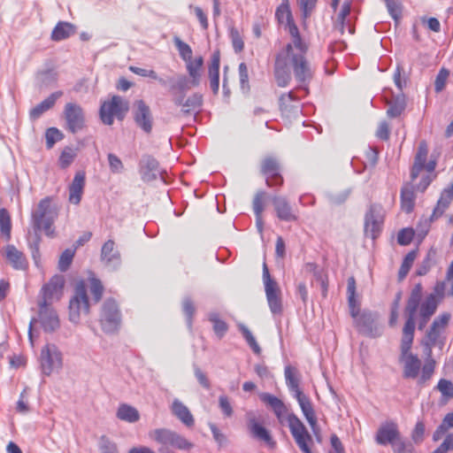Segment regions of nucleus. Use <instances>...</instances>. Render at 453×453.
I'll use <instances>...</instances> for the list:
<instances>
[{"instance_id": "obj_1", "label": "nucleus", "mask_w": 453, "mask_h": 453, "mask_svg": "<svg viewBox=\"0 0 453 453\" xmlns=\"http://www.w3.org/2000/svg\"><path fill=\"white\" fill-rule=\"evenodd\" d=\"M451 315L449 312L440 314L432 323L429 330L423 340V345L426 348L427 359L423 365L422 373L419 378V383H426L429 380L434 372L435 361L432 357V349L438 347L442 349L444 346L445 337L443 332L446 329Z\"/></svg>"}, {"instance_id": "obj_2", "label": "nucleus", "mask_w": 453, "mask_h": 453, "mask_svg": "<svg viewBox=\"0 0 453 453\" xmlns=\"http://www.w3.org/2000/svg\"><path fill=\"white\" fill-rule=\"evenodd\" d=\"M286 23L288 27V32L292 36V42L288 43L287 46H291L290 54L294 74L299 82L304 83L311 78L310 64L304 57L307 51V46L302 41L298 28L294 23L293 19L291 21Z\"/></svg>"}, {"instance_id": "obj_3", "label": "nucleus", "mask_w": 453, "mask_h": 453, "mask_svg": "<svg viewBox=\"0 0 453 453\" xmlns=\"http://www.w3.org/2000/svg\"><path fill=\"white\" fill-rule=\"evenodd\" d=\"M422 299V287L417 284L411 290L405 307L407 320L403 329L402 350H410L415 330V316L418 308L420 300Z\"/></svg>"}, {"instance_id": "obj_4", "label": "nucleus", "mask_w": 453, "mask_h": 453, "mask_svg": "<svg viewBox=\"0 0 453 453\" xmlns=\"http://www.w3.org/2000/svg\"><path fill=\"white\" fill-rule=\"evenodd\" d=\"M150 440L161 445L159 451H167L166 448L172 446L180 450H189L194 447V444L187 440L180 434L167 429V428H156L149 433Z\"/></svg>"}, {"instance_id": "obj_5", "label": "nucleus", "mask_w": 453, "mask_h": 453, "mask_svg": "<svg viewBox=\"0 0 453 453\" xmlns=\"http://www.w3.org/2000/svg\"><path fill=\"white\" fill-rule=\"evenodd\" d=\"M89 313V302L87 287L83 280L75 284L74 293L69 302V320L79 324L82 316Z\"/></svg>"}, {"instance_id": "obj_6", "label": "nucleus", "mask_w": 453, "mask_h": 453, "mask_svg": "<svg viewBox=\"0 0 453 453\" xmlns=\"http://www.w3.org/2000/svg\"><path fill=\"white\" fill-rule=\"evenodd\" d=\"M58 214V208L51 203L50 198L46 197L42 199L39 203L37 210L33 213L35 227L38 229L42 228L48 236H53L54 230L51 226Z\"/></svg>"}, {"instance_id": "obj_7", "label": "nucleus", "mask_w": 453, "mask_h": 453, "mask_svg": "<svg viewBox=\"0 0 453 453\" xmlns=\"http://www.w3.org/2000/svg\"><path fill=\"white\" fill-rule=\"evenodd\" d=\"M38 317L33 318L29 323L28 335L33 345V326L39 323L47 333H52L60 326V321L57 311L51 307V304L38 303Z\"/></svg>"}, {"instance_id": "obj_8", "label": "nucleus", "mask_w": 453, "mask_h": 453, "mask_svg": "<svg viewBox=\"0 0 453 453\" xmlns=\"http://www.w3.org/2000/svg\"><path fill=\"white\" fill-rule=\"evenodd\" d=\"M99 322L104 332L106 334L115 333L121 322L120 311L116 302L106 299L101 308Z\"/></svg>"}, {"instance_id": "obj_9", "label": "nucleus", "mask_w": 453, "mask_h": 453, "mask_svg": "<svg viewBox=\"0 0 453 453\" xmlns=\"http://www.w3.org/2000/svg\"><path fill=\"white\" fill-rule=\"evenodd\" d=\"M128 102L119 96H114L111 100L105 101L100 108V118L104 124L112 125L114 117L123 119L128 111Z\"/></svg>"}, {"instance_id": "obj_10", "label": "nucleus", "mask_w": 453, "mask_h": 453, "mask_svg": "<svg viewBox=\"0 0 453 453\" xmlns=\"http://www.w3.org/2000/svg\"><path fill=\"white\" fill-rule=\"evenodd\" d=\"M354 320V326L357 330L367 336L376 337L381 334V328L376 322V315L369 311H361L358 306L350 313Z\"/></svg>"}, {"instance_id": "obj_11", "label": "nucleus", "mask_w": 453, "mask_h": 453, "mask_svg": "<svg viewBox=\"0 0 453 453\" xmlns=\"http://www.w3.org/2000/svg\"><path fill=\"white\" fill-rule=\"evenodd\" d=\"M40 365L42 374L50 376L63 366L62 354L55 344L48 343L41 350Z\"/></svg>"}, {"instance_id": "obj_12", "label": "nucleus", "mask_w": 453, "mask_h": 453, "mask_svg": "<svg viewBox=\"0 0 453 453\" xmlns=\"http://www.w3.org/2000/svg\"><path fill=\"white\" fill-rule=\"evenodd\" d=\"M263 281L267 303L271 311L274 314L282 311L281 291L278 283L270 276L267 265H263Z\"/></svg>"}, {"instance_id": "obj_13", "label": "nucleus", "mask_w": 453, "mask_h": 453, "mask_svg": "<svg viewBox=\"0 0 453 453\" xmlns=\"http://www.w3.org/2000/svg\"><path fill=\"white\" fill-rule=\"evenodd\" d=\"M288 424L296 443L303 453H313L311 449L312 437L303 423L295 415H288Z\"/></svg>"}, {"instance_id": "obj_14", "label": "nucleus", "mask_w": 453, "mask_h": 453, "mask_svg": "<svg viewBox=\"0 0 453 453\" xmlns=\"http://www.w3.org/2000/svg\"><path fill=\"white\" fill-rule=\"evenodd\" d=\"M291 46H286L276 57L274 76L279 87H286L291 80L289 66L293 67L290 54Z\"/></svg>"}, {"instance_id": "obj_15", "label": "nucleus", "mask_w": 453, "mask_h": 453, "mask_svg": "<svg viewBox=\"0 0 453 453\" xmlns=\"http://www.w3.org/2000/svg\"><path fill=\"white\" fill-rule=\"evenodd\" d=\"M63 114L66 128L71 133L75 134L85 127V113L81 105L74 103H67Z\"/></svg>"}, {"instance_id": "obj_16", "label": "nucleus", "mask_w": 453, "mask_h": 453, "mask_svg": "<svg viewBox=\"0 0 453 453\" xmlns=\"http://www.w3.org/2000/svg\"><path fill=\"white\" fill-rule=\"evenodd\" d=\"M65 280L63 276L55 275L42 287L38 303L51 304L52 302L60 299L63 294Z\"/></svg>"}, {"instance_id": "obj_17", "label": "nucleus", "mask_w": 453, "mask_h": 453, "mask_svg": "<svg viewBox=\"0 0 453 453\" xmlns=\"http://www.w3.org/2000/svg\"><path fill=\"white\" fill-rule=\"evenodd\" d=\"M400 361L403 365V376L405 379H418L419 383V378L422 373L421 361L419 358L413 355L410 350H402Z\"/></svg>"}, {"instance_id": "obj_18", "label": "nucleus", "mask_w": 453, "mask_h": 453, "mask_svg": "<svg viewBox=\"0 0 453 453\" xmlns=\"http://www.w3.org/2000/svg\"><path fill=\"white\" fill-rule=\"evenodd\" d=\"M384 211L380 205H372L365 215V233L372 239H375L381 229Z\"/></svg>"}, {"instance_id": "obj_19", "label": "nucleus", "mask_w": 453, "mask_h": 453, "mask_svg": "<svg viewBox=\"0 0 453 453\" xmlns=\"http://www.w3.org/2000/svg\"><path fill=\"white\" fill-rule=\"evenodd\" d=\"M133 114L136 125L150 134L152 130L153 119L149 105L143 100L135 101Z\"/></svg>"}, {"instance_id": "obj_20", "label": "nucleus", "mask_w": 453, "mask_h": 453, "mask_svg": "<svg viewBox=\"0 0 453 453\" xmlns=\"http://www.w3.org/2000/svg\"><path fill=\"white\" fill-rule=\"evenodd\" d=\"M401 438L398 426L394 421H387L380 425L375 435V441L379 445L390 444L391 447Z\"/></svg>"}, {"instance_id": "obj_21", "label": "nucleus", "mask_w": 453, "mask_h": 453, "mask_svg": "<svg viewBox=\"0 0 453 453\" xmlns=\"http://www.w3.org/2000/svg\"><path fill=\"white\" fill-rule=\"evenodd\" d=\"M294 397L296 399L302 412L305 417L308 424L310 425L314 435L318 441H320L319 428L317 424V417L310 398L303 392H297V395H294Z\"/></svg>"}, {"instance_id": "obj_22", "label": "nucleus", "mask_w": 453, "mask_h": 453, "mask_svg": "<svg viewBox=\"0 0 453 453\" xmlns=\"http://www.w3.org/2000/svg\"><path fill=\"white\" fill-rule=\"evenodd\" d=\"M428 154V148L426 142H421L418 145V152L415 157V161L411 169V178L414 181L419 175L420 172L424 169L430 174L435 168L434 162L426 164Z\"/></svg>"}, {"instance_id": "obj_23", "label": "nucleus", "mask_w": 453, "mask_h": 453, "mask_svg": "<svg viewBox=\"0 0 453 453\" xmlns=\"http://www.w3.org/2000/svg\"><path fill=\"white\" fill-rule=\"evenodd\" d=\"M439 304V299L435 293L429 294L422 302H419V324L418 328L421 330L425 327L427 321L434 314Z\"/></svg>"}, {"instance_id": "obj_24", "label": "nucleus", "mask_w": 453, "mask_h": 453, "mask_svg": "<svg viewBox=\"0 0 453 453\" xmlns=\"http://www.w3.org/2000/svg\"><path fill=\"white\" fill-rule=\"evenodd\" d=\"M177 106L181 107V113L188 115L193 112H197L203 104V96L198 93L192 94L184 101V96L179 95L173 99Z\"/></svg>"}, {"instance_id": "obj_25", "label": "nucleus", "mask_w": 453, "mask_h": 453, "mask_svg": "<svg viewBox=\"0 0 453 453\" xmlns=\"http://www.w3.org/2000/svg\"><path fill=\"white\" fill-rule=\"evenodd\" d=\"M140 174L146 182L157 179L161 174L158 162L150 156H144L140 161Z\"/></svg>"}, {"instance_id": "obj_26", "label": "nucleus", "mask_w": 453, "mask_h": 453, "mask_svg": "<svg viewBox=\"0 0 453 453\" xmlns=\"http://www.w3.org/2000/svg\"><path fill=\"white\" fill-rule=\"evenodd\" d=\"M84 187H85V174L82 172H78L74 175V178L68 188V190H69L68 200L71 203L78 205L81 203Z\"/></svg>"}, {"instance_id": "obj_27", "label": "nucleus", "mask_w": 453, "mask_h": 453, "mask_svg": "<svg viewBox=\"0 0 453 453\" xmlns=\"http://www.w3.org/2000/svg\"><path fill=\"white\" fill-rule=\"evenodd\" d=\"M453 200V183L442 190L441 196L434 207L429 221H434L439 219L444 211L449 208Z\"/></svg>"}, {"instance_id": "obj_28", "label": "nucleus", "mask_w": 453, "mask_h": 453, "mask_svg": "<svg viewBox=\"0 0 453 453\" xmlns=\"http://www.w3.org/2000/svg\"><path fill=\"white\" fill-rule=\"evenodd\" d=\"M4 256L10 265L16 270H25L27 266L24 254L14 245H7L4 248Z\"/></svg>"}, {"instance_id": "obj_29", "label": "nucleus", "mask_w": 453, "mask_h": 453, "mask_svg": "<svg viewBox=\"0 0 453 453\" xmlns=\"http://www.w3.org/2000/svg\"><path fill=\"white\" fill-rule=\"evenodd\" d=\"M273 203L277 214V217L280 220L292 221L296 220V217L292 211L290 204L288 203L286 198L280 196H275L273 198Z\"/></svg>"}, {"instance_id": "obj_30", "label": "nucleus", "mask_w": 453, "mask_h": 453, "mask_svg": "<svg viewBox=\"0 0 453 453\" xmlns=\"http://www.w3.org/2000/svg\"><path fill=\"white\" fill-rule=\"evenodd\" d=\"M63 96L62 91H56L50 94L47 98H45L42 102L38 104L30 111L31 119H38L43 112L51 109L56 104L57 100L59 99Z\"/></svg>"}, {"instance_id": "obj_31", "label": "nucleus", "mask_w": 453, "mask_h": 453, "mask_svg": "<svg viewBox=\"0 0 453 453\" xmlns=\"http://www.w3.org/2000/svg\"><path fill=\"white\" fill-rule=\"evenodd\" d=\"M279 164L273 157H266L262 164V172L267 176L266 183L268 186H273L280 180Z\"/></svg>"}, {"instance_id": "obj_32", "label": "nucleus", "mask_w": 453, "mask_h": 453, "mask_svg": "<svg viewBox=\"0 0 453 453\" xmlns=\"http://www.w3.org/2000/svg\"><path fill=\"white\" fill-rule=\"evenodd\" d=\"M115 243L112 240H108L102 247L101 257L108 266L116 268L119 263V254L114 250Z\"/></svg>"}, {"instance_id": "obj_33", "label": "nucleus", "mask_w": 453, "mask_h": 453, "mask_svg": "<svg viewBox=\"0 0 453 453\" xmlns=\"http://www.w3.org/2000/svg\"><path fill=\"white\" fill-rule=\"evenodd\" d=\"M171 410L173 415L178 418L187 426H192L195 423L193 415L179 399H174Z\"/></svg>"}, {"instance_id": "obj_34", "label": "nucleus", "mask_w": 453, "mask_h": 453, "mask_svg": "<svg viewBox=\"0 0 453 453\" xmlns=\"http://www.w3.org/2000/svg\"><path fill=\"white\" fill-rule=\"evenodd\" d=\"M187 70L191 78L190 83L193 87H197L201 81V68L203 64V58L198 57L196 59L186 61Z\"/></svg>"}, {"instance_id": "obj_35", "label": "nucleus", "mask_w": 453, "mask_h": 453, "mask_svg": "<svg viewBox=\"0 0 453 453\" xmlns=\"http://www.w3.org/2000/svg\"><path fill=\"white\" fill-rule=\"evenodd\" d=\"M350 3L346 1L343 3L342 10L338 14L334 28L339 31L342 35L344 34L345 27H348V31L349 35L354 34V27L351 26L349 22H345L346 18L349 16L350 12Z\"/></svg>"}, {"instance_id": "obj_36", "label": "nucleus", "mask_w": 453, "mask_h": 453, "mask_svg": "<svg viewBox=\"0 0 453 453\" xmlns=\"http://www.w3.org/2000/svg\"><path fill=\"white\" fill-rule=\"evenodd\" d=\"M116 417L122 421L134 423L139 420L140 413L136 408L127 403H121L118 407Z\"/></svg>"}, {"instance_id": "obj_37", "label": "nucleus", "mask_w": 453, "mask_h": 453, "mask_svg": "<svg viewBox=\"0 0 453 453\" xmlns=\"http://www.w3.org/2000/svg\"><path fill=\"white\" fill-rule=\"evenodd\" d=\"M75 33V27L69 22L60 21L53 28L51 33V39L58 42L67 39Z\"/></svg>"}, {"instance_id": "obj_38", "label": "nucleus", "mask_w": 453, "mask_h": 453, "mask_svg": "<svg viewBox=\"0 0 453 453\" xmlns=\"http://www.w3.org/2000/svg\"><path fill=\"white\" fill-rule=\"evenodd\" d=\"M260 399L266 404L272 407L277 418L281 420V418L286 413V406L283 402L280 400L278 397L268 394L263 393L260 395Z\"/></svg>"}, {"instance_id": "obj_39", "label": "nucleus", "mask_w": 453, "mask_h": 453, "mask_svg": "<svg viewBox=\"0 0 453 453\" xmlns=\"http://www.w3.org/2000/svg\"><path fill=\"white\" fill-rule=\"evenodd\" d=\"M249 428L250 430V433L254 437L257 439L266 442L267 444L271 445L273 444V439L269 432L260 426L255 418H250L249 420Z\"/></svg>"}, {"instance_id": "obj_40", "label": "nucleus", "mask_w": 453, "mask_h": 453, "mask_svg": "<svg viewBox=\"0 0 453 453\" xmlns=\"http://www.w3.org/2000/svg\"><path fill=\"white\" fill-rule=\"evenodd\" d=\"M296 372V368L290 365L285 368L286 383L293 395H297V392H303L299 388V379L297 378Z\"/></svg>"}, {"instance_id": "obj_41", "label": "nucleus", "mask_w": 453, "mask_h": 453, "mask_svg": "<svg viewBox=\"0 0 453 453\" xmlns=\"http://www.w3.org/2000/svg\"><path fill=\"white\" fill-rule=\"evenodd\" d=\"M387 114L390 118H396L402 114L406 106L405 98L403 95L397 96L393 101L388 103Z\"/></svg>"}, {"instance_id": "obj_42", "label": "nucleus", "mask_w": 453, "mask_h": 453, "mask_svg": "<svg viewBox=\"0 0 453 453\" xmlns=\"http://www.w3.org/2000/svg\"><path fill=\"white\" fill-rule=\"evenodd\" d=\"M58 80V73L52 69L40 71L36 75L37 84L40 88H48Z\"/></svg>"}, {"instance_id": "obj_43", "label": "nucleus", "mask_w": 453, "mask_h": 453, "mask_svg": "<svg viewBox=\"0 0 453 453\" xmlns=\"http://www.w3.org/2000/svg\"><path fill=\"white\" fill-rule=\"evenodd\" d=\"M415 196L413 191L409 188H403L401 193V205L402 209L410 213L414 207Z\"/></svg>"}, {"instance_id": "obj_44", "label": "nucleus", "mask_w": 453, "mask_h": 453, "mask_svg": "<svg viewBox=\"0 0 453 453\" xmlns=\"http://www.w3.org/2000/svg\"><path fill=\"white\" fill-rule=\"evenodd\" d=\"M347 292L349 313H353L355 311V307L359 305L356 299V280L354 277H349L348 279Z\"/></svg>"}, {"instance_id": "obj_45", "label": "nucleus", "mask_w": 453, "mask_h": 453, "mask_svg": "<svg viewBox=\"0 0 453 453\" xmlns=\"http://www.w3.org/2000/svg\"><path fill=\"white\" fill-rule=\"evenodd\" d=\"M11 218L6 209L0 210V231L5 236L6 241L11 238Z\"/></svg>"}, {"instance_id": "obj_46", "label": "nucleus", "mask_w": 453, "mask_h": 453, "mask_svg": "<svg viewBox=\"0 0 453 453\" xmlns=\"http://www.w3.org/2000/svg\"><path fill=\"white\" fill-rule=\"evenodd\" d=\"M209 319L213 324V330L219 337H222L227 331V326L226 322L219 319V316L216 312L209 314Z\"/></svg>"}, {"instance_id": "obj_47", "label": "nucleus", "mask_w": 453, "mask_h": 453, "mask_svg": "<svg viewBox=\"0 0 453 453\" xmlns=\"http://www.w3.org/2000/svg\"><path fill=\"white\" fill-rule=\"evenodd\" d=\"M238 327H239L240 331L242 332L243 337L247 341L248 344L252 349V350L256 354L259 355L261 353V348L257 344L255 337L253 336L251 332L249 330V328L246 326H244L243 324H238Z\"/></svg>"}, {"instance_id": "obj_48", "label": "nucleus", "mask_w": 453, "mask_h": 453, "mask_svg": "<svg viewBox=\"0 0 453 453\" xmlns=\"http://www.w3.org/2000/svg\"><path fill=\"white\" fill-rule=\"evenodd\" d=\"M276 17L280 23L291 21L293 18L289 9L288 0H283L280 5L277 8Z\"/></svg>"}, {"instance_id": "obj_49", "label": "nucleus", "mask_w": 453, "mask_h": 453, "mask_svg": "<svg viewBox=\"0 0 453 453\" xmlns=\"http://www.w3.org/2000/svg\"><path fill=\"white\" fill-rule=\"evenodd\" d=\"M173 42L179 50L180 56L185 62L192 58V50L188 44L182 42L179 37H174Z\"/></svg>"}, {"instance_id": "obj_50", "label": "nucleus", "mask_w": 453, "mask_h": 453, "mask_svg": "<svg viewBox=\"0 0 453 453\" xmlns=\"http://www.w3.org/2000/svg\"><path fill=\"white\" fill-rule=\"evenodd\" d=\"M76 155L77 153L74 149L71 147L65 148L59 157V164L61 167L66 168L69 166L75 158Z\"/></svg>"}, {"instance_id": "obj_51", "label": "nucleus", "mask_w": 453, "mask_h": 453, "mask_svg": "<svg viewBox=\"0 0 453 453\" xmlns=\"http://www.w3.org/2000/svg\"><path fill=\"white\" fill-rule=\"evenodd\" d=\"M46 145L49 149H51L53 145L63 139V134L60 130L56 127H50L46 131Z\"/></svg>"}, {"instance_id": "obj_52", "label": "nucleus", "mask_w": 453, "mask_h": 453, "mask_svg": "<svg viewBox=\"0 0 453 453\" xmlns=\"http://www.w3.org/2000/svg\"><path fill=\"white\" fill-rule=\"evenodd\" d=\"M387 5L388 13L395 19L398 20L402 13V6L400 0H383Z\"/></svg>"}, {"instance_id": "obj_53", "label": "nucleus", "mask_w": 453, "mask_h": 453, "mask_svg": "<svg viewBox=\"0 0 453 453\" xmlns=\"http://www.w3.org/2000/svg\"><path fill=\"white\" fill-rule=\"evenodd\" d=\"M110 170L112 173H121L124 172V165L121 159L113 153L107 156Z\"/></svg>"}, {"instance_id": "obj_54", "label": "nucleus", "mask_w": 453, "mask_h": 453, "mask_svg": "<svg viewBox=\"0 0 453 453\" xmlns=\"http://www.w3.org/2000/svg\"><path fill=\"white\" fill-rule=\"evenodd\" d=\"M394 453H414L411 442L406 441L402 437L392 447Z\"/></svg>"}, {"instance_id": "obj_55", "label": "nucleus", "mask_w": 453, "mask_h": 453, "mask_svg": "<svg viewBox=\"0 0 453 453\" xmlns=\"http://www.w3.org/2000/svg\"><path fill=\"white\" fill-rule=\"evenodd\" d=\"M89 283L90 292L95 302L97 303L103 296L104 287L101 281L96 278H91Z\"/></svg>"}, {"instance_id": "obj_56", "label": "nucleus", "mask_w": 453, "mask_h": 453, "mask_svg": "<svg viewBox=\"0 0 453 453\" xmlns=\"http://www.w3.org/2000/svg\"><path fill=\"white\" fill-rule=\"evenodd\" d=\"M100 453H119L117 445L106 436H102L99 441Z\"/></svg>"}, {"instance_id": "obj_57", "label": "nucleus", "mask_w": 453, "mask_h": 453, "mask_svg": "<svg viewBox=\"0 0 453 453\" xmlns=\"http://www.w3.org/2000/svg\"><path fill=\"white\" fill-rule=\"evenodd\" d=\"M74 256V251L67 249L65 250L60 256L59 261H58V267L60 271L65 272L68 269L69 265L72 263V260Z\"/></svg>"}, {"instance_id": "obj_58", "label": "nucleus", "mask_w": 453, "mask_h": 453, "mask_svg": "<svg viewBox=\"0 0 453 453\" xmlns=\"http://www.w3.org/2000/svg\"><path fill=\"white\" fill-rule=\"evenodd\" d=\"M449 75V72L446 68H441L439 71L434 81V89L437 93L441 92L444 88Z\"/></svg>"}, {"instance_id": "obj_59", "label": "nucleus", "mask_w": 453, "mask_h": 453, "mask_svg": "<svg viewBox=\"0 0 453 453\" xmlns=\"http://www.w3.org/2000/svg\"><path fill=\"white\" fill-rule=\"evenodd\" d=\"M129 70L137 75H140L142 77H150L153 80L158 81L161 84H165V81L162 79H159L157 73L153 70H148L133 65L129 66Z\"/></svg>"}, {"instance_id": "obj_60", "label": "nucleus", "mask_w": 453, "mask_h": 453, "mask_svg": "<svg viewBox=\"0 0 453 453\" xmlns=\"http://www.w3.org/2000/svg\"><path fill=\"white\" fill-rule=\"evenodd\" d=\"M239 76H240V83H241L242 89L243 91H248L250 88L249 73H248V67L245 63H241L239 65Z\"/></svg>"}, {"instance_id": "obj_61", "label": "nucleus", "mask_w": 453, "mask_h": 453, "mask_svg": "<svg viewBox=\"0 0 453 453\" xmlns=\"http://www.w3.org/2000/svg\"><path fill=\"white\" fill-rule=\"evenodd\" d=\"M316 3L317 0H298L303 19H307L311 14Z\"/></svg>"}, {"instance_id": "obj_62", "label": "nucleus", "mask_w": 453, "mask_h": 453, "mask_svg": "<svg viewBox=\"0 0 453 453\" xmlns=\"http://www.w3.org/2000/svg\"><path fill=\"white\" fill-rule=\"evenodd\" d=\"M230 36L232 39L233 47L235 52H241L243 50L244 43L242 36L235 28H231Z\"/></svg>"}, {"instance_id": "obj_63", "label": "nucleus", "mask_w": 453, "mask_h": 453, "mask_svg": "<svg viewBox=\"0 0 453 453\" xmlns=\"http://www.w3.org/2000/svg\"><path fill=\"white\" fill-rule=\"evenodd\" d=\"M414 232L411 228L401 230L397 235V242L401 245H408L413 239Z\"/></svg>"}, {"instance_id": "obj_64", "label": "nucleus", "mask_w": 453, "mask_h": 453, "mask_svg": "<svg viewBox=\"0 0 453 453\" xmlns=\"http://www.w3.org/2000/svg\"><path fill=\"white\" fill-rule=\"evenodd\" d=\"M437 388L443 395L448 397L453 396V383L451 381L441 379Z\"/></svg>"}]
</instances>
